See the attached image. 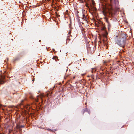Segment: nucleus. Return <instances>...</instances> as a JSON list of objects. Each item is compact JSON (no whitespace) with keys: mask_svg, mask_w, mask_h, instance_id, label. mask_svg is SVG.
I'll use <instances>...</instances> for the list:
<instances>
[{"mask_svg":"<svg viewBox=\"0 0 134 134\" xmlns=\"http://www.w3.org/2000/svg\"><path fill=\"white\" fill-rule=\"evenodd\" d=\"M55 61H57L56 59L55 60Z\"/></svg>","mask_w":134,"mask_h":134,"instance_id":"nucleus-28","label":"nucleus"},{"mask_svg":"<svg viewBox=\"0 0 134 134\" xmlns=\"http://www.w3.org/2000/svg\"><path fill=\"white\" fill-rule=\"evenodd\" d=\"M83 19L88 23V21H87L88 18L87 16H86L84 14L83 15Z\"/></svg>","mask_w":134,"mask_h":134,"instance_id":"nucleus-3","label":"nucleus"},{"mask_svg":"<svg viewBox=\"0 0 134 134\" xmlns=\"http://www.w3.org/2000/svg\"><path fill=\"white\" fill-rule=\"evenodd\" d=\"M71 32L70 31H69V33H68V35H69L71 33Z\"/></svg>","mask_w":134,"mask_h":134,"instance_id":"nucleus-17","label":"nucleus"},{"mask_svg":"<svg viewBox=\"0 0 134 134\" xmlns=\"http://www.w3.org/2000/svg\"><path fill=\"white\" fill-rule=\"evenodd\" d=\"M126 36L125 34H121L116 36L115 42L119 45L124 47L126 43Z\"/></svg>","mask_w":134,"mask_h":134,"instance_id":"nucleus-1","label":"nucleus"},{"mask_svg":"<svg viewBox=\"0 0 134 134\" xmlns=\"http://www.w3.org/2000/svg\"><path fill=\"white\" fill-rule=\"evenodd\" d=\"M92 4L93 5H94L95 4V3L93 2Z\"/></svg>","mask_w":134,"mask_h":134,"instance_id":"nucleus-13","label":"nucleus"},{"mask_svg":"<svg viewBox=\"0 0 134 134\" xmlns=\"http://www.w3.org/2000/svg\"><path fill=\"white\" fill-rule=\"evenodd\" d=\"M115 21H117V19H115Z\"/></svg>","mask_w":134,"mask_h":134,"instance_id":"nucleus-21","label":"nucleus"},{"mask_svg":"<svg viewBox=\"0 0 134 134\" xmlns=\"http://www.w3.org/2000/svg\"><path fill=\"white\" fill-rule=\"evenodd\" d=\"M107 63V62L106 61H104L103 62L104 64L105 65H107L106 64V63Z\"/></svg>","mask_w":134,"mask_h":134,"instance_id":"nucleus-10","label":"nucleus"},{"mask_svg":"<svg viewBox=\"0 0 134 134\" xmlns=\"http://www.w3.org/2000/svg\"><path fill=\"white\" fill-rule=\"evenodd\" d=\"M20 127H21H21H24V126L21 125V126H20Z\"/></svg>","mask_w":134,"mask_h":134,"instance_id":"nucleus-16","label":"nucleus"},{"mask_svg":"<svg viewBox=\"0 0 134 134\" xmlns=\"http://www.w3.org/2000/svg\"><path fill=\"white\" fill-rule=\"evenodd\" d=\"M103 14L104 15H105V14L106 13L104 11H103Z\"/></svg>","mask_w":134,"mask_h":134,"instance_id":"nucleus-8","label":"nucleus"},{"mask_svg":"<svg viewBox=\"0 0 134 134\" xmlns=\"http://www.w3.org/2000/svg\"><path fill=\"white\" fill-rule=\"evenodd\" d=\"M84 75V74H83L82 75Z\"/></svg>","mask_w":134,"mask_h":134,"instance_id":"nucleus-27","label":"nucleus"},{"mask_svg":"<svg viewBox=\"0 0 134 134\" xmlns=\"http://www.w3.org/2000/svg\"><path fill=\"white\" fill-rule=\"evenodd\" d=\"M111 8H115L116 11L119 9V2L118 0H110Z\"/></svg>","mask_w":134,"mask_h":134,"instance_id":"nucleus-2","label":"nucleus"},{"mask_svg":"<svg viewBox=\"0 0 134 134\" xmlns=\"http://www.w3.org/2000/svg\"><path fill=\"white\" fill-rule=\"evenodd\" d=\"M44 97V96L43 95H42V96H41V99H42V98H43Z\"/></svg>","mask_w":134,"mask_h":134,"instance_id":"nucleus-14","label":"nucleus"},{"mask_svg":"<svg viewBox=\"0 0 134 134\" xmlns=\"http://www.w3.org/2000/svg\"><path fill=\"white\" fill-rule=\"evenodd\" d=\"M19 3H21V2L20 1V2H19Z\"/></svg>","mask_w":134,"mask_h":134,"instance_id":"nucleus-22","label":"nucleus"},{"mask_svg":"<svg viewBox=\"0 0 134 134\" xmlns=\"http://www.w3.org/2000/svg\"><path fill=\"white\" fill-rule=\"evenodd\" d=\"M32 81H34V80H32Z\"/></svg>","mask_w":134,"mask_h":134,"instance_id":"nucleus-29","label":"nucleus"},{"mask_svg":"<svg viewBox=\"0 0 134 134\" xmlns=\"http://www.w3.org/2000/svg\"><path fill=\"white\" fill-rule=\"evenodd\" d=\"M8 60H9V58H7V62L8 61Z\"/></svg>","mask_w":134,"mask_h":134,"instance_id":"nucleus-15","label":"nucleus"},{"mask_svg":"<svg viewBox=\"0 0 134 134\" xmlns=\"http://www.w3.org/2000/svg\"><path fill=\"white\" fill-rule=\"evenodd\" d=\"M87 112L88 113L90 114V110H88L87 109H86L85 110H84L83 111V114L85 112Z\"/></svg>","mask_w":134,"mask_h":134,"instance_id":"nucleus-5","label":"nucleus"},{"mask_svg":"<svg viewBox=\"0 0 134 134\" xmlns=\"http://www.w3.org/2000/svg\"><path fill=\"white\" fill-rule=\"evenodd\" d=\"M46 95H47V97H48V94H46Z\"/></svg>","mask_w":134,"mask_h":134,"instance_id":"nucleus-24","label":"nucleus"},{"mask_svg":"<svg viewBox=\"0 0 134 134\" xmlns=\"http://www.w3.org/2000/svg\"><path fill=\"white\" fill-rule=\"evenodd\" d=\"M36 102H38V100H36Z\"/></svg>","mask_w":134,"mask_h":134,"instance_id":"nucleus-25","label":"nucleus"},{"mask_svg":"<svg viewBox=\"0 0 134 134\" xmlns=\"http://www.w3.org/2000/svg\"><path fill=\"white\" fill-rule=\"evenodd\" d=\"M109 14H110V15L111 14V15H112V14H111V13L110 12H109Z\"/></svg>","mask_w":134,"mask_h":134,"instance_id":"nucleus-18","label":"nucleus"},{"mask_svg":"<svg viewBox=\"0 0 134 134\" xmlns=\"http://www.w3.org/2000/svg\"><path fill=\"white\" fill-rule=\"evenodd\" d=\"M71 37H72V36H68V37H67V38L66 39V44L68 43H69V41L71 40Z\"/></svg>","mask_w":134,"mask_h":134,"instance_id":"nucleus-4","label":"nucleus"},{"mask_svg":"<svg viewBox=\"0 0 134 134\" xmlns=\"http://www.w3.org/2000/svg\"><path fill=\"white\" fill-rule=\"evenodd\" d=\"M57 17H59V16H60V15H57Z\"/></svg>","mask_w":134,"mask_h":134,"instance_id":"nucleus-19","label":"nucleus"},{"mask_svg":"<svg viewBox=\"0 0 134 134\" xmlns=\"http://www.w3.org/2000/svg\"><path fill=\"white\" fill-rule=\"evenodd\" d=\"M9 78H10V77H9Z\"/></svg>","mask_w":134,"mask_h":134,"instance_id":"nucleus-26","label":"nucleus"},{"mask_svg":"<svg viewBox=\"0 0 134 134\" xmlns=\"http://www.w3.org/2000/svg\"><path fill=\"white\" fill-rule=\"evenodd\" d=\"M56 57H57L55 56V57H53V58L52 59H55V58H56Z\"/></svg>","mask_w":134,"mask_h":134,"instance_id":"nucleus-12","label":"nucleus"},{"mask_svg":"<svg viewBox=\"0 0 134 134\" xmlns=\"http://www.w3.org/2000/svg\"><path fill=\"white\" fill-rule=\"evenodd\" d=\"M86 7H88V8H89V7L88 6V4H86Z\"/></svg>","mask_w":134,"mask_h":134,"instance_id":"nucleus-11","label":"nucleus"},{"mask_svg":"<svg viewBox=\"0 0 134 134\" xmlns=\"http://www.w3.org/2000/svg\"><path fill=\"white\" fill-rule=\"evenodd\" d=\"M75 77H73V78L74 79H75Z\"/></svg>","mask_w":134,"mask_h":134,"instance_id":"nucleus-23","label":"nucleus"},{"mask_svg":"<svg viewBox=\"0 0 134 134\" xmlns=\"http://www.w3.org/2000/svg\"><path fill=\"white\" fill-rule=\"evenodd\" d=\"M48 130L50 131H52V130H51V129H48Z\"/></svg>","mask_w":134,"mask_h":134,"instance_id":"nucleus-20","label":"nucleus"},{"mask_svg":"<svg viewBox=\"0 0 134 134\" xmlns=\"http://www.w3.org/2000/svg\"><path fill=\"white\" fill-rule=\"evenodd\" d=\"M16 127L17 129H19L21 128V127H20V126L18 125V124H17Z\"/></svg>","mask_w":134,"mask_h":134,"instance_id":"nucleus-6","label":"nucleus"},{"mask_svg":"<svg viewBox=\"0 0 134 134\" xmlns=\"http://www.w3.org/2000/svg\"><path fill=\"white\" fill-rule=\"evenodd\" d=\"M96 71V70L94 69H92V73H93L94 72H95Z\"/></svg>","mask_w":134,"mask_h":134,"instance_id":"nucleus-7","label":"nucleus"},{"mask_svg":"<svg viewBox=\"0 0 134 134\" xmlns=\"http://www.w3.org/2000/svg\"><path fill=\"white\" fill-rule=\"evenodd\" d=\"M108 29H109V27H110V24H109H109H108Z\"/></svg>","mask_w":134,"mask_h":134,"instance_id":"nucleus-9","label":"nucleus"}]
</instances>
